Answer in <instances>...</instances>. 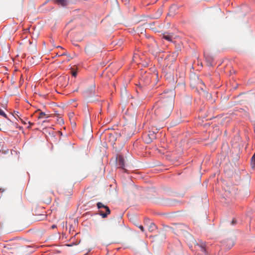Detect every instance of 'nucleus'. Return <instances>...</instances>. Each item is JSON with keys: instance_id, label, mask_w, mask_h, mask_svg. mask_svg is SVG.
<instances>
[{"instance_id": "5701e85b", "label": "nucleus", "mask_w": 255, "mask_h": 255, "mask_svg": "<svg viewBox=\"0 0 255 255\" xmlns=\"http://www.w3.org/2000/svg\"><path fill=\"white\" fill-rule=\"evenodd\" d=\"M61 121L63 123V119H61Z\"/></svg>"}, {"instance_id": "4be33fe9", "label": "nucleus", "mask_w": 255, "mask_h": 255, "mask_svg": "<svg viewBox=\"0 0 255 255\" xmlns=\"http://www.w3.org/2000/svg\"><path fill=\"white\" fill-rule=\"evenodd\" d=\"M21 122H22V123H23L24 124H26V123H25V122L23 121V120H21Z\"/></svg>"}, {"instance_id": "7ed1b4c3", "label": "nucleus", "mask_w": 255, "mask_h": 255, "mask_svg": "<svg viewBox=\"0 0 255 255\" xmlns=\"http://www.w3.org/2000/svg\"><path fill=\"white\" fill-rule=\"evenodd\" d=\"M85 51L87 55H92L96 53V50L95 47L93 45L88 44L86 46Z\"/></svg>"}, {"instance_id": "f03ea898", "label": "nucleus", "mask_w": 255, "mask_h": 255, "mask_svg": "<svg viewBox=\"0 0 255 255\" xmlns=\"http://www.w3.org/2000/svg\"><path fill=\"white\" fill-rule=\"evenodd\" d=\"M117 165L118 168H121L125 172L127 169L125 168V161L123 156L119 155L117 158Z\"/></svg>"}, {"instance_id": "dca6fc26", "label": "nucleus", "mask_w": 255, "mask_h": 255, "mask_svg": "<svg viewBox=\"0 0 255 255\" xmlns=\"http://www.w3.org/2000/svg\"><path fill=\"white\" fill-rule=\"evenodd\" d=\"M139 228L140 229V230L142 231V232H143L144 231V228L142 226H139Z\"/></svg>"}, {"instance_id": "f257e3e1", "label": "nucleus", "mask_w": 255, "mask_h": 255, "mask_svg": "<svg viewBox=\"0 0 255 255\" xmlns=\"http://www.w3.org/2000/svg\"><path fill=\"white\" fill-rule=\"evenodd\" d=\"M175 93L171 90L161 94L153 107L154 113L159 120H163L170 115L174 107Z\"/></svg>"}, {"instance_id": "f3484780", "label": "nucleus", "mask_w": 255, "mask_h": 255, "mask_svg": "<svg viewBox=\"0 0 255 255\" xmlns=\"http://www.w3.org/2000/svg\"><path fill=\"white\" fill-rule=\"evenodd\" d=\"M158 16H159L161 14V13H162L161 10H159H159H158Z\"/></svg>"}, {"instance_id": "a211bd4d", "label": "nucleus", "mask_w": 255, "mask_h": 255, "mask_svg": "<svg viewBox=\"0 0 255 255\" xmlns=\"http://www.w3.org/2000/svg\"><path fill=\"white\" fill-rule=\"evenodd\" d=\"M72 75H73V76H74V77H76V75H77V72H75H75H73V73H72Z\"/></svg>"}, {"instance_id": "423d86ee", "label": "nucleus", "mask_w": 255, "mask_h": 255, "mask_svg": "<svg viewBox=\"0 0 255 255\" xmlns=\"http://www.w3.org/2000/svg\"><path fill=\"white\" fill-rule=\"evenodd\" d=\"M105 209L106 210V213H104L102 211H100V215L103 218H106L107 216L109 215L111 213V211L108 206L105 207Z\"/></svg>"}, {"instance_id": "aec40b11", "label": "nucleus", "mask_w": 255, "mask_h": 255, "mask_svg": "<svg viewBox=\"0 0 255 255\" xmlns=\"http://www.w3.org/2000/svg\"><path fill=\"white\" fill-rule=\"evenodd\" d=\"M28 124L30 125V126H31V125H33V123H31L30 122H28Z\"/></svg>"}, {"instance_id": "ddd939ff", "label": "nucleus", "mask_w": 255, "mask_h": 255, "mask_svg": "<svg viewBox=\"0 0 255 255\" xmlns=\"http://www.w3.org/2000/svg\"><path fill=\"white\" fill-rule=\"evenodd\" d=\"M97 206L98 209H101L102 208H104L105 209V207L107 206L104 205L101 202H98L97 204Z\"/></svg>"}, {"instance_id": "4468645a", "label": "nucleus", "mask_w": 255, "mask_h": 255, "mask_svg": "<svg viewBox=\"0 0 255 255\" xmlns=\"http://www.w3.org/2000/svg\"><path fill=\"white\" fill-rule=\"evenodd\" d=\"M205 56L206 60L209 63L210 65H211L213 61L212 57H208L207 56H206L205 55Z\"/></svg>"}, {"instance_id": "0eeeda50", "label": "nucleus", "mask_w": 255, "mask_h": 255, "mask_svg": "<svg viewBox=\"0 0 255 255\" xmlns=\"http://www.w3.org/2000/svg\"><path fill=\"white\" fill-rule=\"evenodd\" d=\"M197 246L200 248L201 251L205 255H207V253L205 248V243L202 242L200 244H197Z\"/></svg>"}, {"instance_id": "1a4fd4ad", "label": "nucleus", "mask_w": 255, "mask_h": 255, "mask_svg": "<svg viewBox=\"0 0 255 255\" xmlns=\"http://www.w3.org/2000/svg\"><path fill=\"white\" fill-rule=\"evenodd\" d=\"M156 226L153 223H150L148 227V230L150 232H153L156 229Z\"/></svg>"}, {"instance_id": "f8f14e48", "label": "nucleus", "mask_w": 255, "mask_h": 255, "mask_svg": "<svg viewBox=\"0 0 255 255\" xmlns=\"http://www.w3.org/2000/svg\"><path fill=\"white\" fill-rule=\"evenodd\" d=\"M116 134L115 133H110L109 134V137L111 138V140H113V142L115 141L116 138Z\"/></svg>"}, {"instance_id": "9d476101", "label": "nucleus", "mask_w": 255, "mask_h": 255, "mask_svg": "<svg viewBox=\"0 0 255 255\" xmlns=\"http://www.w3.org/2000/svg\"><path fill=\"white\" fill-rule=\"evenodd\" d=\"M251 165L252 168L255 169V153L253 155L251 159Z\"/></svg>"}, {"instance_id": "6ab92c4d", "label": "nucleus", "mask_w": 255, "mask_h": 255, "mask_svg": "<svg viewBox=\"0 0 255 255\" xmlns=\"http://www.w3.org/2000/svg\"><path fill=\"white\" fill-rule=\"evenodd\" d=\"M236 221L235 220H233L232 223V224H235L236 223Z\"/></svg>"}, {"instance_id": "20e7f679", "label": "nucleus", "mask_w": 255, "mask_h": 255, "mask_svg": "<svg viewBox=\"0 0 255 255\" xmlns=\"http://www.w3.org/2000/svg\"><path fill=\"white\" fill-rule=\"evenodd\" d=\"M151 135L152 137H150L149 134H146L143 136V140L146 143H149L152 141L153 139L155 138V135L154 133L151 134Z\"/></svg>"}, {"instance_id": "9b49d317", "label": "nucleus", "mask_w": 255, "mask_h": 255, "mask_svg": "<svg viewBox=\"0 0 255 255\" xmlns=\"http://www.w3.org/2000/svg\"><path fill=\"white\" fill-rule=\"evenodd\" d=\"M0 115L7 119V120H9L8 118L7 117V115L5 114V113L1 109H0Z\"/></svg>"}, {"instance_id": "6e6552de", "label": "nucleus", "mask_w": 255, "mask_h": 255, "mask_svg": "<svg viewBox=\"0 0 255 255\" xmlns=\"http://www.w3.org/2000/svg\"><path fill=\"white\" fill-rule=\"evenodd\" d=\"M56 2L62 6H65L68 4L67 0H55Z\"/></svg>"}, {"instance_id": "39448f33", "label": "nucleus", "mask_w": 255, "mask_h": 255, "mask_svg": "<svg viewBox=\"0 0 255 255\" xmlns=\"http://www.w3.org/2000/svg\"><path fill=\"white\" fill-rule=\"evenodd\" d=\"M173 34L172 33L164 34L162 36V39H164L169 42H172Z\"/></svg>"}, {"instance_id": "2eb2a0df", "label": "nucleus", "mask_w": 255, "mask_h": 255, "mask_svg": "<svg viewBox=\"0 0 255 255\" xmlns=\"http://www.w3.org/2000/svg\"><path fill=\"white\" fill-rule=\"evenodd\" d=\"M46 115L45 113L43 112H41L40 113H39V117H38V119H41V118H43Z\"/></svg>"}, {"instance_id": "412c9836", "label": "nucleus", "mask_w": 255, "mask_h": 255, "mask_svg": "<svg viewBox=\"0 0 255 255\" xmlns=\"http://www.w3.org/2000/svg\"><path fill=\"white\" fill-rule=\"evenodd\" d=\"M56 227V226L55 225H52V227H51V228H52V229H54V228H55Z\"/></svg>"}]
</instances>
